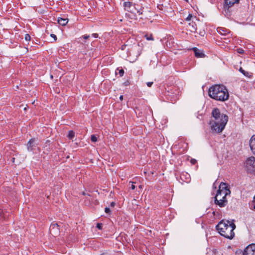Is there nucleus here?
I'll use <instances>...</instances> for the list:
<instances>
[{
    "mask_svg": "<svg viewBox=\"0 0 255 255\" xmlns=\"http://www.w3.org/2000/svg\"><path fill=\"white\" fill-rule=\"evenodd\" d=\"M212 116L214 120H211L209 123L211 132L214 133L222 132L228 121V116L221 114L220 110L217 108L213 109Z\"/></svg>",
    "mask_w": 255,
    "mask_h": 255,
    "instance_id": "nucleus-1",
    "label": "nucleus"
},
{
    "mask_svg": "<svg viewBox=\"0 0 255 255\" xmlns=\"http://www.w3.org/2000/svg\"><path fill=\"white\" fill-rule=\"evenodd\" d=\"M236 225L229 220H222L216 226L219 233L227 239H232L235 236L234 230Z\"/></svg>",
    "mask_w": 255,
    "mask_h": 255,
    "instance_id": "nucleus-2",
    "label": "nucleus"
},
{
    "mask_svg": "<svg viewBox=\"0 0 255 255\" xmlns=\"http://www.w3.org/2000/svg\"><path fill=\"white\" fill-rule=\"evenodd\" d=\"M208 93L211 98L219 101H225L229 98L228 90L223 85L212 86L209 89Z\"/></svg>",
    "mask_w": 255,
    "mask_h": 255,
    "instance_id": "nucleus-3",
    "label": "nucleus"
},
{
    "mask_svg": "<svg viewBox=\"0 0 255 255\" xmlns=\"http://www.w3.org/2000/svg\"><path fill=\"white\" fill-rule=\"evenodd\" d=\"M179 93V88L176 86H172L168 87L165 92V95L167 100L172 102H175L178 99Z\"/></svg>",
    "mask_w": 255,
    "mask_h": 255,
    "instance_id": "nucleus-4",
    "label": "nucleus"
},
{
    "mask_svg": "<svg viewBox=\"0 0 255 255\" xmlns=\"http://www.w3.org/2000/svg\"><path fill=\"white\" fill-rule=\"evenodd\" d=\"M227 192L224 193L220 191H217V193L215 197V204L218 205L220 207H224L227 204L228 201L226 198Z\"/></svg>",
    "mask_w": 255,
    "mask_h": 255,
    "instance_id": "nucleus-5",
    "label": "nucleus"
},
{
    "mask_svg": "<svg viewBox=\"0 0 255 255\" xmlns=\"http://www.w3.org/2000/svg\"><path fill=\"white\" fill-rule=\"evenodd\" d=\"M217 32L223 36L221 39L224 40V42L229 43L230 42V38H232V34L231 31L224 27H218L217 28Z\"/></svg>",
    "mask_w": 255,
    "mask_h": 255,
    "instance_id": "nucleus-6",
    "label": "nucleus"
},
{
    "mask_svg": "<svg viewBox=\"0 0 255 255\" xmlns=\"http://www.w3.org/2000/svg\"><path fill=\"white\" fill-rule=\"evenodd\" d=\"M236 255H255V244L248 246L243 252L239 250L236 252Z\"/></svg>",
    "mask_w": 255,
    "mask_h": 255,
    "instance_id": "nucleus-7",
    "label": "nucleus"
},
{
    "mask_svg": "<svg viewBox=\"0 0 255 255\" xmlns=\"http://www.w3.org/2000/svg\"><path fill=\"white\" fill-rule=\"evenodd\" d=\"M246 167L250 172H255V157L251 156L246 161Z\"/></svg>",
    "mask_w": 255,
    "mask_h": 255,
    "instance_id": "nucleus-8",
    "label": "nucleus"
},
{
    "mask_svg": "<svg viewBox=\"0 0 255 255\" xmlns=\"http://www.w3.org/2000/svg\"><path fill=\"white\" fill-rule=\"evenodd\" d=\"M191 181L190 175L187 172H183L180 174L179 181L182 184L184 182L189 183Z\"/></svg>",
    "mask_w": 255,
    "mask_h": 255,
    "instance_id": "nucleus-9",
    "label": "nucleus"
},
{
    "mask_svg": "<svg viewBox=\"0 0 255 255\" xmlns=\"http://www.w3.org/2000/svg\"><path fill=\"white\" fill-rule=\"evenodd\" d=\"M240 0H225L224 9L225 10H228L229 8L233 6L235 4L239 3Z\"/></svg>",
    "mask_w": 255,
    "mask_h": 255,
    "instance_id": "nucleus-10",
    "label": "nucleus"
},
{
    "mask_svg": "<svg viewBox=\"0 0 255 255\" xmlns=\"http://www.w3.org/2000/svg\"><path fill=\"white\" fill-rule=\"evenodd\" d=\"M36 140L34 138H31L27 144V148L29 151H33L34 147L37 145V143L35 142Z\"/></svg>",
    "mask_w": 255,
    "mask_h": 255,
    "instance_id": "nucleus-11",
    "label": "nucleus"
},
{
    "mask_svg": "<svg viewBox=\"0 0 255 255\" xmlns=\"http://www.w3.org/2000/svg\"><path fill=\"white\" fill-rule=\"evenodd\" d=\"M218 191H220L221 192H223L224 193L227 192V195H229L231 193V191L229 188L228 184L224 182H221L220 183L219 189Z\"/></svg>",
    "mask_w": 255,
    "mask_h": 255,
    "instance_id": "nucleus-12",
    "label": "nucleus"
},
{
    "mask_svg": "<svg viewBox=\"0 0 255 255\" xmlns=\"http://www.w3.org/2000/svg\"><path fill=\"white\" fill-rule=\"evenodd\" d=\"M49 231L52 234L58 233L59 232V225L57 223H52L50 226Z\"/></svg>",
    "mask_w": 255,
    "mask_h": 255,
    "instance_id": "nucleus-13",
    "label": "nucleus"
},
{
    "mask_svg": "<svg viewBox=\"0 0 255 255\" xmlns=\"http://www.w3.org/2000/svg\"><path fill=\"white\" fill-rule=\"evenodd\" d=\"M249 144L252 152L255 155V134L250 138Z\"/></svg>",
    "mask_w": 255,
    "mask_h": 255,
    "instance_id": "nucleus-14",
    "label": "nucleus"
},
{
    "mask_svg": "<svg viewBox=\"0 0 255 255\" xmlns=\"http://www.w3.org/2000/svg\"><path fill=\"white\" fill-rule=\"evenodd\" d=\"M192 50L194 52L195 55L197 58H202L205 57L204 53L197 48H193Z\"/></svg>",
    "mask_w": 255,
    "mask_h": 255,
    "instance_id": "nucleus-15",
    "label": "nucleus"
},
{
    "mask_svg": "<svg viewBox=\"0 0 255 255\" xmlns=\"http://www.w3.org/2000/svg\"><path fill=\"white\" fill-rule=\"evenodd\" d=\"M188 27L189 30L191 32H196L197 30V25L195 22L193 20L192 21L189 22Z\"/></svg>",
    "mask_w": 255,
    "mask_h": 255,
    "instance_id": "nucleus-16",
    "label": "nucleus"
},
{
    "mask_svg": "<svg viewBox=\"0 0 255 255\" xmlns=\"http://www.w3.org/2000/svg\"><path fill=\"white\" fill-rule=\"evenodd\" d=\"M58 23L62 26H65L67 24L68 22V20L67 18H63L59 17L57 20Z\"/></svg>",
    "mask_w": 255,
    "mask_h": 255,
    "instance_id": "nucleus-17",
    "label": "nucleus"
},
{
    "mask_svg": "<svg viewBox=\"0 0 255 255\" xmlns=\"http://www.w3.org/2000/svg\"><path fill=\"white\" fill-rule=\"evenodd\" d=\"M239 71L246 77H251L252 76L251 73L245 71L242 67H240Z\"/></svg>",
    "mask_w": 255,
    "mask_h": 255,
    "instance_id": "nucleus-18",
    "label": "nucleus"
},
{
    "mask_svg": "<svg viewBox=\"0 0 255 255\" xmlns=\"http://www.w3.org/2000/svg\"><path fill=\"white\" fill-rule=\"evenodd\" d=\"M75 136V132L73 130H70L68 132L67 137L69 139H72Z\"/></svg>",
    "mask_w": 255,
    "mask_h": 255,
    "instance_id": "nucleus-19",
    "label": "nucleus"
},
{
    "mask_svg": "<svg viewBox=\"0 0 255 255\" xmlns=\"http://www.w3.org/2000/svg\"><path fill=\"white\" fill-rule=\"evenodd\" d=\"M132 4V3L129 1H126L124 3V6L125 8H129Z\"/></svg>",
    "mask_w": 255,
    "mask_h": 255,
    "instance_id": "nucleus-20",
    "label": "nucleus"
},
{
    "mask_svg": "<svg viewBox=\"0 0 255 255\" xmlns=\"http://www.w3.org/2000/svg\"><path fill=\"white\" fill-rule=\"evenodd\" d=\"M6 218V215L3 213L2 210L0 209V218L5 219Z\"/></svg>",
    "mask_w": 255,
    "mask_h": 255,
    "instance_id": "nucleus-21",
    "label": "nucleus"
},
{
    "mask_svg": "<svg viewBox=\"0 0 255 255\" xmlns=\"http://www.w3.org/2000/svg\"><path fill=\"white\" fill-rule=\"evenodd\" d=\"M193 17V16L191 14H189L188 16L185 18V20L188 22L191 21L192 18Z\"/></svg>",
    "mask_w": 255,
    "mask_h": 255,
    "instance_id": "nucleus-22",
    "label": "nucleus"
},
{
    "mask_svg": "<svg viewBox=\"0 0 255 255\" xmlns=\"http://www.w3.org/2000/svg\"><path fill=\"white\" fill-rule=\"evenodd\" d=\"M119 71V74L120 77H122L124 74V70L123 69H120L119 68H117V71Z\"/></svg>",
    "mask_w": 255,
    "mask_h": 255,
    "instance_id": "nucleus-23",
    "label": "nucleus"
},
{
    "mask_svg": "<svg viewBox=\"0 0 255 255\" xmlns=\"http://www.w3.org/2000/svg\"><path fill=\"white\" fill-rule=\"evenodd\" d=\"M91 140L92 142H95L97 141V138L94 134H93L91 136Z\"/></svg>",
    "mask_w": 255,
    "mask_h": 255,
    "instance_id": "nucleus-24",
    "label": "nucleus"
},
{
    "mask_svg": "<svg viewBox=\"0 0 255 255\" xmlns=\"http://www.w3.org/2000/svg\"><path fill=\"white\" fill-rule=\"evenodd\" d=\"M24 38L26 41H30L31 37H30V36L29 35V34H26L25 35Z\"/></svg>",
    "mask_w": 255,
    "mask_h": 255,
    "instance_id": "nucleus-25",
    "label": "nucleus"
},
{
    "mask_svg": "<svg viewBox=\"0 0 255 255\" xmlns=\"http://www.w3.org/2000/svg\"><path fill=\"white\" fill-rule=\"evenodd\" d=\"M237 51L238 53H240V54H243L244 53V50H243V48H238L237 49Z\"/></svg>",
    "mask_w": 255,
    "mask_h": 255,
    "instance_id": "nucleus-26",
    "label": "nucleus"
},
{
    "mask_svg": "<svg viewBox=\"0 0 255 255\" xmlns=\"http://www.w3.org/2000/svg\"><path fill=\"white\" fill-rule=\"evenodd\" d=\"M96 227L99 230H102L103 227V224L102 223H98L96 225Z\"/></svg>",
    "mask_w": 255,
    "mask_h": 255,
    "instance_id": "nucleus-27",
    "label": "nucleus"
},
{
    "mask_svg": "<svg viewBox=\"0 0 255 255\" xmlns=\"http://www.w3.org/2000/svg\"><path fill=\"white\" fill-rule=\"evenodd\" d=\"M105 212L106 213L109 214H111V210H110V208H108V207H106V208H105Z\"/></svg>",
    "mask_w": 255,
    "mask_h": 255,
    "instance_id": "nucleus-28",
    "label": "nucleus"
},
{
    "mask_svg": "<svg viewBox=\"0 0 255 255\" xmlns=\"http://www.w3.org/2000/svg\"><path fill=\"white\" fill-rule=\"evenodd\" d=\"M146 39L147 40H153V38L152 37V36L151 35H150L149 36H148L147 35H146Z\"/></svg>",
    "mask_w": 255,
    "mask_h": 255,
    "instance_id": "nucleus-29",
    "label": "nucleus"
},
{
    "mask_svg": "<svg viewBox=\"0 0 255 255\" xmlns=\"http://www.w3.org/2000/svg\"><path fill=\"white\" fill-rule=\"evenodd\" d=\"M129 183H131V189L132 190H134L135 188V186L134 185V182H132V181H130Z\"/></svg>",
    "mask_w": 255,
    "mask_h": 255,
    "instance_id": "nucleus-30",
    "label": "nucleus"
},
{
    "mask_svg": "<svg viewBox=\"0 0 255 255\" xmlns=\"http://www.w3.org/2000/svg\"><path fill=\"white\" fill-rule=\"evenodd\" d=\"M50 36L54 38V40L56 41L57 40L56 36L54 34H51Z\"/></svg>",
    "mask_w": 255,
    "mask_h": 255,
    "instance_id": "nucleus-31",
    "label": "nucleus"
},
{
    "mask_svg": "<svg viewBox=\"0 0 255 255\" xmlns=\"http://www.w3.org/2000/svg\"><path fill=\"white\" fill-rule=\"evenodd\" d=\"M152 84H153L152 82H148L146 83L147 86L149 87H151Z\"/></svg>",
    "mask_w": 255,
    "mask_h": 255,
    "instance_id": "nucleus-32",
    "label": "nucleus"
},
{
    "mask_svg": "<svg viewBox=\"0 0 255 255\" xmlns=\"http://www.w3.org/2000/svg\"><path fill=\"white\" fill-rule=\"evenodd\" d=\"M90 36L88 35H84L83 36V37L85 39H87L89 38Z\"/></svg>",
    "mask_w": 255,
    "mask_h": 255,
    "instance_id": "nucleus-33",
    "label": "nucleus"
},
{
    "mask_svg": "<svg viewBox=\"0 0 255 255\" xmlns=\"http://www.w3.org/2000/svg\"><path fill=\"white\" fill-rule=\"evenodd\" d=\"M115 205H116V203H115V202H112L111 203V204H110V206H111V207H115Z\"/></svg>",
    "mask_w": 255,
    "mask_h": 255,
    "instance_id": "nucleus-34",
    "label": "nucleus"
},
{
    "mask_svg": "<svg viewBox=\"0 0 255 255\" xmlns=\"http://www.w3.org/2000/svg\"><path fill=\"white\" fill-rule=\"evenodd\" d=\"M92 36L95 38H97L98 37V34L97 33H93L92 34Z\"/></svg>",
    "mask_w": 255,
    "mask_h": 255,
    "instance_id": "nucleus-35",
    "label": "nucleus"
},
{
    "mask_svg": "<svg viewBox=\"0 0 255 255\" xmlns=\"http://www.w3.org/2000/svg\"><path fill=\"white\" fill-rule=\"evenodd\" d=\"M218 1V0H210V2L213 3L217 2Z\"/></svg>",
    "mask_w": 255,
    "mask_h": 255,
    "instance_id": "nucleus-36",
    "label": "nucleus"
},
{
    "mask_svg": "<svg viewBox=\"0 0 255 255\" xmlns=\"http://www.w3.org/2000/svg\"><path fill=\"white\" fill-rule=\"evenodd\" d=\"M191 162L193 164H194L196 163V160L195 159H192Z\"/></svg>",
    "mask_w": 255,
    "mask_h": 255,
    "instance_id": "nucleus-37",
    "label": "nucleus"
},
{
    "mask_svg": "<svg viewBox=\"0 0 255 255\" xmlns=\"http://www.w3.org/2000/svg\"><path fill=\"white\" fill-rule=\"evenodd\" d=\"M140 46H139V44H137L136 45H135L134 47V48H139Z\"/></svg>",
    "mask_w": 255,
    "mask_h": 255,
    "instance_id": "nucleus-38",
    "label": "nucleus"
},
{
    "mask_svg": "<svg viewBox=\"0 0 255 255\" xmlns=\"http://www.w3.org/2000/svg\"><path fill=\"white\" fill-rule=\"evenodd\" d=\"M120 99L121 101L123 100V96H122V95L120 96Z\"/></svg>",
    "mask_w": 255,
    "mask_h": 255,
    "instance_id": "nucleus-39",
    "label": "nucleus"
},
{
    "mask_svg": "<svg viewBox=\"0 0 255 255\" xmlns=\"http://www.w3.org/2000/svg\"><path fill=\"white\" fill-rule=\"evenodd\" d=\"M100 255H108V254L107 253H103Z\"/></svg>",
    "mask_w": 255,
    "mask_h": 255,
    "instance_id": "nucleus-40",
    "label": "nucleus"
},
{
    "mask_svg": "<svg viewBox=\"0 0 255 255\" xmlns=\"http://www.w3.org/2000/svg\"><path fill=\"white\" fill-rule=\"evenodd\" d=\"M124 45H123V46H122V49L123 50V49H124Z\"/></svg>",
    "mask_w": 255,
    "mask_h": 255,
    "instance_id": "nucleus-41",
    "label": "nucleus"
},
{
    "mask_svg": "<svg viewBox=\"0 0 255 255\" xmlns=\"http://www.w3.org/2000/svg\"><path fill=\"white\" fill-rule=\"evenodd\" d=\"M83 195H86L85 193L84 192L83 193Z\"/></svg>",
    "mask_w": 255,
    "mask_h": 255,
    "instance_id": "nucleus-42",
    "label": "nucleus"
},
{
    "mask_svg": "<svg viewBox=\"0 0 255 255\" xmlns=\"http://www.w3.org/2000/svg\"><path fill=\"white\" fill-rule=\"evenodd\" d=\"M139 188H141V185H140V186H139Z\"/></svg>",
    "mask_w": 255,
    "mask_h": 255,
    "instance_id": "nucleus-43",
    "label": "nucleus"
},
{
    "mask_svg": "<svg viewBox=\"0 0 255 255\" xmlns=\"http://www.w3.org/2000/svg\"><path fill=\"white\" fill-rule=\"evenodd\" d=\"M186 1H188V0H185Z\"/></svg>",
    "mask_w": 255,
    "mask_h": 255,
    "instance_id": "nucleus-44",
    "label": "nucleus"
}]
</instances>
